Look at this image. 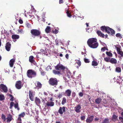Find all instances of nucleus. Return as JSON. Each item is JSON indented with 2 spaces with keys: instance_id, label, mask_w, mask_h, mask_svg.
Segmentation results:
<instances>
[{
  "instance_id": "f257e3e1",
  "label": "nucleus",
  "mask_w": 123,
  "mask_h": 123,
  "mask_svg": "<svg viewBox=\"0 0 123 123\" xmlns=\"http://www.w3.org/2000/svg\"><path fill=\"white\" fill-rule=\"evenodd\" d=\"M101 29L102 31L105 30L106 32L108 34L110 33H111L112 34H114L115 33L114 31L113 30L108 27L102 26L101 27Z\"/></svg>"
},
{
  "instance_id": "f03ea898",
  "label": "nucleus",
  "mask_w": 123,
  "mask_h": 123,
  "mask_svg": "<svg viewBox=\"0 0 123 123\" xmlns=\"http://www.w3.org/2000/svg\"><path fill=\"white\" fill-rule=\"evenodd\" d=\"M27 74L28 77L30 78H32L36 76V73L34 71L32 70H29L27 71Z\"/></svg>"
},
{
  "instance_id": "7ed1b4c3",
  "label": "nucleus",
  "mask_w": 123,
  "mask_h": 123,
  "mask_svg": "<svg viewBox=\"0 0 123 123\" xmlns=\"http://www.w3.org/2000/svg\"><path fill=\"white\" fill-rule=\"evenodd\" d=\"M31 33L32 36H39L41 33L40 31L36 29H32L31 31Z\"/></svg>"
},
{
  "instance_id": "20e7f679",
  "label": "nucleus",
  "mask_w": 123,
  "mask_h": 123,
  "mask_svg": "<svg viewBox=\"0 0 123 123\" xmlns=\"http://www.w3.org/2000/svg\"><path fill=\"white\" fill-rule=\"evenodd\" d=\"M49 83L52 85H56L57 81L56 79L55 78H51L49 80Z\"/></svg>"
},
{
  "instance_id": "39448f33",
  "label": "nucleus",
  "mask_w": 123,
  "mask_h": 123,
  "mask_svg": "<svg viewBox=\"0 0 123 123\" xmlns=\"http://www.w3.org/2000/svg\"><path fill=\"white\" fill-rule=\"evenodd\" d=\"M97 41V40L96 38H89L88 40L87 41V43L89 46L92 43L96 42Z\"/></svg>"
},
{
  "instance_id": "423d86ee",
  "label": "nucleus",
  "mask_w": 123,
  "mask_h": 123,
  "mask_svg": "<svg viewBox=\"0 0 123 123\" xmlns=\"http://www.w3.org/2000/svg\"><path fill=\"white\" fill-rule=\"evenodd\" d=\"M0 90L5 92H6L7 91V89L6 86L3 84H1L0 85Z\"/></svg>"
},
{
  "instance_id": "0eeeda50",
  "label": "nucleus",
  "mask_w": 123,
  "mask_h": 123,
  "mask_svg": "<svg viewBox=\"0 0 123 123\" xmlns=\"http://www.w3.org/2000/svg\"><path fill=\"white\" fill-rule=\"evenodd\" d=\"M81 107L79 105H77L74 107V110L77 113H79L81 111Z\"/></svg>"
},
{
  "instance_id": "6e6552de",
  "label": "nucleus",
  "mask_w": 123,
  "mask_h": 123,
  "mask_svg": "<svg viewBox=\"0 0 123 123\" xmlns=\"http://www.w3.org/2000/svg\"><path fill=\"white\" fill-rule=\"evenodd\" d=\"M55 68L56 70H63L65 69V67L62 65L60 64H58L55 67Z\"/></svg>"
},
{
  "instance_id": "1a4fd4ad",
  "label": "nucleus",
  "mask_w": 123,
  "mask_h": 123,
  "mask_svg": "<svg viewBox=\"0 0 123 123\" xmlns=\"http://www.w3.org/2000/svg\"><path fill=\"white\" fill-rule=\"evenodd\" d=\"M15 86L17 89H20L22 86L21 82L20 81H17L16 83Z\"/></svg>"
},
{
  "instance_id": "9d476101",
  "label": "nucleus",
  "mask_w": 123,
  "mask_h": 123,
  "mask_svg": "<svg viewBox=\"0 0 123 123\" xmlns=\"http://www.w3.org/2000/svg\"><path fill=\"white\" fill-rule=\"evenodd\" d=\"M98 45V43L96 42L94 43L89 45L91 48H96L97 47Z\"/></svg>"
},
{
  "instance_id": "9b49d317",
  "label": "nucleus",
  "mask_w": 123,
  "mask_h": 123,
  "mask_svg": "<svg viewBox=\"0 0 123 123\" xmlns=\"http://www.w3.org/2000/svg\"><path fill=\"white\" fill-rule=\"evenodd\" d=\"M29 98L31 101H33V98L34 92H33L29 91Z\"/></svg>"
},
{
  "instance_id": "f8f14e48",
  "label": "nucleus",
  "mask_w": 123,
  "mask_h": 123,
  "mask_svg": "<svg viewBox=\"0 0 123 123\" xmlns=\"http://www.w3.org/2000/svg\"><path fill=\"white\" fill-rule=\"evenodd\" d=\"M65 111V108L64 107H63L62 108L60 107L59 110V113L61 114H62Z\"/></svg>"
},
{
  "instance_id": "ddd939ff",
  "label": "nucleus",
  "mask_w": 123,
  "mask_h": 123,
  "mask_svg": "<svg viewBox=\"0 0 123 123\" xmlns=\"http://www.w3.org/2000/svg\"><path fill=\"white\" fill-rule=\"evenodd\" d=\"M93 116H91L88 117L86 120V121L87 123H90L93 120Z\"/></svg>"
},
{
  "instance_id": "4468645a",
  "label": "nucleus",
  "mask_w": 123,
  "mask_h": 123,
  "mask_svg": "<svg viewBox=\"0 0 123 123\" xmlns=\"http://www.w3.org/2000/svg\"><path fill=\"white\" fill-rule=\"evenodd\" d=\"M71 93V91L69 89L66 90L65 92V94L66 96L69 97L70 96Z\"/></svg>"
},
{
  "instance_id": "2eb2a0df",
  "label": "nucleus",
  "mask_w": 123,
  "mask_h": 123,
  "mask_svg": "<svg viewBox=\"0 0 123 123\" xmlns=\"http://www.w3.org/2000/svg\"><path fill=\"white\" fill-rule=\"evenodd\" d=\"M11 45L9 43H7L5 46L6 49L8 51H9L10 49Z\"/></svg>"
},
{
  "instance_id": "dca6fc26",
  "label": "nucleus",
  "mask_w": 123,
  "mask_h": 123,
  "mask_svg": "<svg viewBox=\"0 0 123 123\" xmlns=\"http://www.w3.org/2000/svg\"><path fill=\"white\" fill-rule=\"evenodd\" d=\"M116 48L118 53L120 55L122 56H123V52L119 48L116 47Z\"/></svg>"
},
{
  "instance_id": "f3484780",
  "label": "nucleus",
  "mask_w": 123,
  "mask_h": 123,
  "mask_svg": "<svg viewBox=\"0 0 123 123\" xmlns=\"http://www.w3.org/2000/svg\"><path fill=\"white\" fill-rule=\"evenodd\" d=\"M15 61V59H11L9 62V64L11 67H12Z\"/></svg>"
},
{
  "instance_id": "a211bd4d",
  "label": "nucleus",
  "mask_w": 123,
  "mask_h": 123,
  "mask_svg": "<svg viewBox=\"0 0 123 123\" xmlns=\"http://www.w3.org/2000/svg\"><path fill=\"white\" fill-rule=\"evenodd\" d=\"M25 115L24 113L23 112L19 114V115L18 117V121H21V117H23Z\"/></svg>"
},
{
  "instance_id": "6ab92c4d",
  "label": "nucleus",
  "mask_w": 123,
  "mask_h": 123,
  "mask_svg": "<svg viewBox=\"0 0 123 123\" xmlns=\"http://www.w3.org/2000/svg\"><path fill=\"white\" fill-rule=\"evenodd\" d=\"M54 103L52 101L48 102L46 103V105L48 106H53L54 105Z\"/></svg>"
},
{
  "instance_id": "aec40b11",
  "label": "nucleus",
  "mask_w": 123,
  "mask_h": 123,
  "mask_svg": "<svg viewBox=\"0 0 123 123\" xmlns=\"http://www.w3.org/2000/svg\"><path fill=\"white\" fill-rule=\"evenodd\" d=\"M12 116L11 115L9 114L8 116L6 119L7 120V122H10L12 120Z\"/></svg>"
},
{
  "instance_id": "412c9836",
  "label": "nucleus",
  "mask_w": 123,
  "mask_h": 123,
  "mask_svg": "<svg viewBox=\"0 0 123 123\" xmlns=\"http://www.w3.org/2000/svg\"><path fill=\"white\" fill-rule=\"evenodd\" d=\"M110 62L112 64H116L117 63V61L115 58H112L110 61Z\"/></svg>"
},
{
  "instance_id": "4be33fe9",
  "label": "nucleus",
  "mask_w": 123,
  "mask_h": 123,
  "mask_svg": "<svg viewBox=\"0 0 123 123\" xmlns=\"http://www.w3.org/2000/svg\"><path fill=\"white\" fill-rule=\"evenodd\" d=\"M35 102L37 105H38L41 102V101L39 98L36 97L35 99Z\"/></svg>"
},
{
  "instance_id": "5701e85b",
  "label": "nucleus",
  "mask_w": 123,
  "mask_h": 123,
  "mask_svg": "<svg viewBox=\"0 0 123 123\" xmlns=\"http://www.w3.org/2000/svg\"><path fill=\"white\" fill-rule=\"evenodd\" d=\"M97 33L99 36L102 37H104L105 35L104 34L102 33L100 31H98L97 32Z\"/></svg>"
},
{
  "instance_id": "b1692460",
  "label": "nucleus",
  "mask_w": 123,
  "mask_h": 123,
  "mask_svg": "<svg viewBox=\"0 0 123 123\" xmlns=\"http://www.w3.org/2000/svg\"><path fill=\"white\" fill-rule=\"evenodd\" d=\"M102 99L100 98H98L96 99L95 100V102L96 104H99L101 101Z\"/></svg>"
},
{
  "instance_id": "393cba45",
  "label": "nucleus",
  "mask_w": 123,
  "mask_h": 123,
  "mask_svg": "<svg viewBox=\"0 0 123 123\" xmlns=\"http://www.w3.org/2000/svg\"><path fill=\"white\" fill-rule=\"evenodd\" d=\"M19 37L18 35H13L12 36V38L14 39H18L19 38Z\"/></svg>"
},
{
  "instance_id": "a878e982",
  "label": "nucleus",
  "mask_w": 123,
  "mask_h": 123,
  "mask_svg": "<svg viewBox=\"0 0 123 123\" xmlns=\"http://www.w3.org/2000/svg\"><path fill=\"white\" fill-rule=\"evenodd\" d=\"M29 60L30 62L31 63H33L34 62V60L33 56H30L29 58Z\"/></svg>"
},
{
  "instance_id": "bb28decb",
  "label": "nucleus",
  "mask_w": 123,
  "mask_h": 123,
  "mask_svg": "<svg viewBox=\"0 0 123 123\" xmlns=\"http://www.w3.org/2000/svg\"><path fill=\"white\" fill-rule=\"evenodd\" d=\"M117 72L119 73L121 72V68L119 67H116L115 70Z\"/></svg>"
},
{
  "instance_id": "cd10ccee",
  "label": "nucleus",
  "mask_w": 123,
  "mask_h": 123,
  "mask_svg": "<svg viewBox=\"0 0 123 123\" xmlns=\"http://www.w3.org/2000/svg\"><path fill=\"white\" fill-rule=\"evenodd\" d=\"M76 63L78 65V66H77V67L78 68L81 65V63L80 61L79 60H76Z\"/></svg>"
},
{
  "instance_id": "c85d7f7f",
  "label": "nucleus",
  "mask_w": 123,
  "mask_h": 123,
  "mask_svg": "<svg viewBox=\"0 0 123 123\" xmlns=\"http://www.w3.org/2000/svg\"><path fill=\"white\" fill-rule=\"evenodd\" d=\"M36 86L38 87V88H40L41 87L42 85L40 82H37Z\"/></svg>"
},
{
  "instance_id": "c756f323",
  "label": "nucleus",
  "mask_w": 123,
  "mask_h": 123,
  "mask_svg": "<svg viewBox=\"0 0 123 123\" xmlns=\"http://www.w3.org/2000/svg\"><path fill=\"white\" fill-rule=\"evenodd\" d=\"M117 119V117L115 115H113L112 116V120L114 121H116Z\"/></svg>"
},
{
  "instance_id": "7c9ffc66",
  "label": "nucleus",
  "mask_w": 123,
  "mask_h": 123,
  "mask_svg": "<svg viewBox=\"0 0 123 123\" xmlns=\"http://www.w3.org/2000/svg\"><path fill=\"white\" fill-rule=\"evenodd\" d=\"M50 28L49 26H47V28L46 29L45 31L47 33H48L50 31Z\"/></svg>"
},
{
  "instance_id": "2f4dec72",
  "label": "nucleus",
  "mask_w": 123,
  "mask_h": 123,
  "mask_svg": "<svg viewBox=\"0 0 123 123\" xmlns=\"http://www.w3.org/2000/svg\"><path fill=\"white\" fill-rule=\"evenodd\" d=\"M5 97L3 94L0 95V100L2 101L4 99Z\"/></svg>"
},
{
  "instance_id": "473e14b6",
  "label": "nucleus",
  "mask_w": 123,
  "mask_h": 123,
  "mask_svg": "<svg viewBox=\"0 0 123 123\" xmlns=\"http://www.w3.org/2000/svg\"><path fill=\"white\" fill-rule=\"evenodd\" d=\"M40 71L41 72V75H43L45 74V72L43 71L41 68H40L39 69Z\"/></svg>"
},
{
  "instance_id": "72a5a7b5",
  "label": "nucleus",
  "mask_w": 123,
  "mask_h": 123,
  "mask_svg": "<svg viewBox=\"0 0 123 123\" xmlns=\"http://www.w3.org/2000/svg\"><path fill=\"white\" fill-rule=\"evenodd\" d=\"M106 50H108V49L106 47H104L102 48L101 49V51L102 52H104Z\"/></svg>"
},
{
  "instance_id": "f704fd0d",
  "label": "nucleus",
  "mask_w": 123,
  "mask_h": 123,
  "mask_svg": "<svg viewBox=\"0 0 123 123\" xmlns=\"http://www.w3.org/2000/svg\"><path fill=\"white\" fill-rule=\"evenodd\" d=\"M14 106L15 109H17L18 110H19V109L18 107V104L17 103H16L14 105Z\"/></svg>"
},
{
  "instance_id": "c9c22d12",
  "label": "nucleus",
  "mask_w": 123,
  "mask_h": 123,
  "mask_svg": "<svg viewBox=\"0 0 123 123\" xmlns=\"http://www.w3.org/2000/svg\"><path fill=\"white\" fill-rule=\"evenodd\" d=\"M92 65L94 66H97L98 65V63L96 61H93L92 62Z\"/></svg>"
},
{
  "instance_id": "e433bc0d",
  "label": "nucleus",
  "mask_w": 123,
  "mask_h": 123,
  "mask_svg": "<svg viewBox=\"0 0 123 123\" xmlns=\"http://www.w3.org/2000/svg\"><path fill=\"white\" fill-rule=\"evenodd\" d=\"M66 102V99L65 97H63V100L62 102V105H64L65 103Z\"/></svg>"
},
{
  "instance_id": "4c0bfd02",
  "label": "nucleus",
  "mask_w": 123,
  "mask_h": 123,
  "mask_svg": "<svg viewBox=\"0 0 123 123\" xmlns=\"http://www.w3.org/2000/svg\"><path fill=\"white\" fill-rule=\"evenodd\" d=\"M1 118L3 120L4 122L6 121V118L5 116L4 115L2 114V115Z\"/></svg>"
},
{
  "instance_id": "58836bf2",
  "label": "nucleus",
  "mask_w": 123,
  "mask_h": 123,
  "mask_svg": "<svg viewBox=\"0 0 123 123\" xmlns=\"http://www.w3.org/2000/svg\"><path fill=\"white\" fill-rule=\"evenodd\" d=\"M106 53L107 55L111 57L112 56V54L110 52L107 51L106 52Z\"/></svg>"
},
{
  "instance_id": "ea45409f",
  "label": "nucleus",
  "mask_w": 123,
  "mask_h": 123,
  "mask_svg": "<svg viewBox=\"0 0 123 123\" xmlns=\"http://www.w3.org/2000/svg\"><path fill=\"white\" fill-rule=\"evenodd\" d=\"M53 72V73L55 74H59L60 73L59 71H56L55 70H54Z\"/></svg>"
},
{
  "instance_id": "a19ab883",
  "label": "nucleus",
  "mask_w": 123,
  "mask_h": 123,
  "mask_svg": "<svg viewBox=\"0 0 123 123\" xmlns=\"http://www.w3.org/2000/svg\"><path fill=\"white\" fill-rule=\"evenodd\" d=\"M14 105V103L13 102H11L10 103V109H12V107L13 106V105Z\"/></svg>"
},
{
  "instance_id": "79ce46f5",
  "label": "nucleus",
  "mask_w": 123,
  "mask_h": 123,
  "mask_svg": "<svg viewBox=\"0 0 123 123\" xmlns=\"http://www.w3.org/2000/svg\"><path fill=\"white\" fill-rule=\"evenodd\" d=\"M51 69L52 68L49 65H48L46 68V70L47 71H49V70H51Z\"/></svg>"
},
{
  "instance_id": "37998d69",
  "label": "nucleus",
  "mask_w": 123,
  "mask_h": 123,
  "mask_svg": "<svg viewBox=\"0 0 123 123\" xmlns=\"http://www.w3.org/2000/svg\"><path fill=\"white\" fill-rule=\"evenodd\" d=\"M109 121L108 119L107 118L105 119L103 122V123H108Z\"/></svg>"
},
{
  "instance_id": "c03bdc74",
  "label": "nucleus",
  "mask_w": 123,
  "mask_h": 123,
  "mask_svg": "<svg viewBox=\"0 0 123 123\" xmlns=\"http://www.w3.org/2000/svg\"><path fill=\"white\" fill-rule=\"evenodd\" d=\"M104 60L105 61L107 62H108L110 61V58H108L107 57L105 58Z\"/></svg>"
},
{
  "instance_id": "a18cd8bd",
  "label": "nucleus",
  "mask_w": 123,
  "mask_h": 123,
  "mask_svg": "<svg viewBox=\"0 0 123 123\" xmlns=\"http://www.w3.org/2000/svg\"><path fill=\"white\" fill-rule=\"evenodd\" d=\"M121 114L123 116V117H119V119H120L121 122L123 123V112Z\"/></svg>"
},
{
  "instance_id": "49530a36",
  "label": "nucleus",
  "mask_w": 123,
  "mask_h": 123,
  "mask_svg": "<svg viewBox=\"0 0 123 123\" xmlns=\"http://www.w3.org/2000/svg\"><path fill=\"white\" fill-rule=\"evenodd\" d=\"M116 36L117 37H120L121 38H122V37L121 36V34L119 33L117 34L116 35Z\"/></svg>"
},
{
  "instance_id": "de8ad7c7",
  "label": "nucleus",
  "mask_w": 123,
  "mask_h": 123,
  "mask_svg": "<svg viewBox=\"0 0 123 123\" xmlns=\"http://www.w3.org/2000/svg\"><path fill=\"white\" fill-rule=\"evenodd\" d=\"M84 60L85 62L86 63H89V59L86 58H84Z\"/></svg>"
},
{
  "instance_id": "09e8293b",
  "label": "nucleus",
  "mask_w": 123,
  "mask_h": 123,
  "mask_svg": "<svg viewBox=\"0 0 123 123\" xmlns=\"http://www.w3.org/2000/svg\"><path fill=\"white\" fill-rule=\"evenodd\" d=\"M26 26L28 28H30L31 27L30 24L28 23L26 24Z\"/></svg>"
},
{
  "instance_id": "8fccbe9b",
  "label": "nucleus",
  "mask_w": 123,
  "mask_h": 123,
  "mask_svg": "<svg viewBox=\"0 0 123 123\" xmlns=\"http://www.w3.org/2000/svg\"><path fill=\"white\" fill-rule=\"evenodd\" d=\"M85 116H81V120H84L85 119Z\"/></svg>"
},
{
  "instance_id": "3c124183",
  "label": "nucleus",
  "mask_w": 123,
  "mask_h": 123,
  "mask_svg": "<svg viewBox=\"0 0 123 123\" xmlns=\"http://www.w3.org/2000/svg\"><path fill=\"white\" fill-rule=\"evenodd\" d=\"M18 31L19 32H20L21 33H23L24 32L23 29H20V30H18Z\"/></svg>"
},
{
  "instance_id": "603ef678",
  "label": "nucleus",
  "mask_w": 123,
  "mask_h": 123,
  "mask_svg": "<svg viewBox=\"0 0 123 123\" xmlns=\"http://www.w3.org/2000/svg\"><path fill=\"white\" fill-rule=\"evenodd\" d=\"M79 95L80 96L82 97L83 96V93L82 92H80L79 93Z\"/></svg>"
},
{
  "instance_id": "864d4df0",
  "label": "nucleus",
  "mask_w": 123,
  "mask_h": 123,
  "mask_svg": "<svg viewBox=\"0 0 123 123\" xmlns=\"http://www.w3.org/2000/svg\"><path fill=\"white\" fill-rule=\"evenodd\" d=\"M67 14L68 16L69 17H71V15L69 13V12L68 11L67 12Z\"/></svg>"
},
{
  "instance_id": "5fc2aeb1",
  "label": "nucleus",
  "mask_w": 123,
  "mask_h": 123,
  "mask_svg": "<svg viewBox=\"0 0 123 123\" xmlns=\"http://www.w3.org/2000/svg\"><path fill=\"white\" fill-rule=\"evenodd\" d=\"M101 44L104 47H106V45L105 43L103 42H101Z\"/></svg>"
},
{
  "instance_id": "6e6d98bb",
  "label": "nucleus",
  "mask_w": 123,
  "mask_h": 123,
  "mask_svg": "<svg viewBox=\"0 0 123 123\" xmlns=\"http://www.w3.org/2000/svg\"><path fill=\"white\" fill-rule=\"evenodd\" d=\"M19 22L20 24H22L23 23L22 20L21 19H19Z\"/></svg>"
},
{
  "instance_id": "4d7b16f0",
  "label": "nucleus",
  "mask_w": 123,
  "mask_h": 123,
  "mask_svg": "<svg viewBox=\"0 0 123 123\" xmlns=\"http://www.w3.org/2000/svg\"><path fill=\"white\" fill-rule=\"evenodd\" d=\"M63 2V1L62 0H59V3L60 4L62 3Z\"/></svg>"
},
{
  "instance_id": "13d9d810",
  "label": "nucleus",
  "mask_w": 123,
  "mask_h": 123,
  "mask_svg": "<svg viewBox=\"0 0 123 123\" xmlns=\"http://www.w3.org/2000/svg\"><path fill=\"white\" fill-rule=\"evenodd\" d=\"M39 95L40 96V97H41L42 99H43V97L41 96V95H42V94L41 93H39Z\"/></svg>"
},
{
  "instance_id": "bf43d9fd",
  "label": "nucleus",
  "mask_w": 123,
  "mask_h": 123,
  "mask_svg": "<svg viewBox=\"0 0 123 123\" xmlns=\"http://www.w3.org/2000/svg\"><path fill=\"white\" fill-rule=\"evenodd\" d=\"M65 57L66 58L68 59V54H66V55Z\"/></svg>"
},
{
  "instance_id": "052dcab7",
  "label": "nucleus",
  "mask_w": 123,
  "mask_h": 123,
  "mask_svg": "<svg viewBox=\"0 0 123 123\" xmlns=\"http://www.w3.org/2000/svg\"><path fill=\"white\" fill-rule=\"evenodd\" d=\"M13 100V96L11 97V98L10 99V100L11 101H12Z\"/></svg>"
},
{
  "instance_id": "680f3d73",
  "label": "nucleus",
  "mask_w": 123,
  "mask_h": 123,
  "mask_svg": "<svg viewBox=\"0 0 123 123\" xmlns=\"http://www.w3.org/2000/svg\"><path fill=\"white\" fill-rule=\"evenodd\" d=\"M44 94L45 95L47 96L48 95V93H47L44 92Z\"/></svg>"
},
{
  "instance_id": "e2e57ef3",
  "label": "nucleus",
  "mask_w": 123,
  "mask_h": 123,
  "mask_svg": "<svg viewBox=\"0 0 123 123\" xmlns=\"http://www.w3.org/2000/svg\"><path fill=\"white\" fill-rule=\"evenodd\" d=\"M98 119L97 118H95L94 119V120L95 121H98Z\"/></svg>"
},
{
  "instance_id": "0e129e2a",
  "label": "nucleus",
  "mask_w": 123,
  "mask_h": 123,
  "mask_svg": "<svg viewBox=\"0 0 123 123\" xmlns=\"http://www.w3.org/2000/svg\"><path fill=\"white\" fill-rule=\"evenodd\" d=\"M58 31H57V30H55V33H58Z\"/></svg>"
},
{
  "instance_id": "69168bd1",
  "label": "nucleus",
  "mask_w": 123,
  "mask_h": 123,
  "mask_svg": "<svg viewBox=\"0 0 123 123\" xmlns=\"http://www.w3.org/2000/svg\"><path fill=\"white\" fill-rule=\"evenodd\" d=\"M40 51L42 52H43L44 51V50L43 49H41L40 50Z\"/></svg>"
},
{
  "instance_id": "338daca9",
  "label": "nucleus",
  "mask_w": 123,
  "mask_h": 123,
  "mask_svg": "<svg viewBox=\"0 0 123 123\" xmlns=\"http://www.w3.org/2000/svg\"><path fill=\"white\" fill-rule=\"evenodd\" d=\"M18 122L17 123H22L21 122V121H18Z\"/></svg>"
},
{
  "instance_id": "774afa93",
  "label": "nucleus",
  "mask_w": 123,
  "mask_h": 123,
  "mask_svg": "<svg viewBox=\"0 0 123 123\" xmlns=\"http://www.w3.org/2000/svg\"><path fill=\"white\" fill-rule=\"evenodd\" d=\"M63 87L62 86H60L59 87V88H60L61 89H62V88Z\"/></svg>"
}]
</instances>
